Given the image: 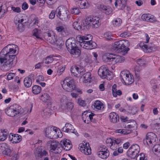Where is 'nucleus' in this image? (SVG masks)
I'll list each match as a JSON object with an SVG mask.
<instances>
[{
	"instance_id": "f257e3e1",
	"label": "nucleus",
	"mask_w": 160,
	"mask_h": 160,
	"mask_svg": "<svg viewBox=\"0 0 160 160\" xmlns=\"http://www.w3.org/2000/svg\"><path fill=\"white\" fill-rule=\"evenodd\" d=\"M17 46L14 44H8L0 52V62H4V69L8 71L14 65L13 61L16 55Z\"/></svg>"
},
{
	"instance_id": "f03ea898",
	"label": "nucleus",
	"mask_w": 160,
	"mask_h": 160,
	"mask_svg": "<svg viewBox=\"0 0 160 160\" xmlns=\"http://www.w3.org/2000/svg\"><path fill=\"white\" fill-rule=\"evenodd\" d=\"M129 45L127 40H121L115 42L112 45V49L115 52H127L129 50L128 48Z\"/></svg>"
},
{
	"instance_id": "7ed1b4c3",
	"label": "nucleus",
	"mask_w": 160,
	"mask_h": 160,
	"mask_svg": "<svg viewBox=\"0 0 160 160\" xmlns=\"http://www.w3.org/2000/svg\"><path fill=\"white\" fill-rule=\"evenodd\" d=\"M56 16L59 18L63 21H66L68 19L69 11L65 7L61 6L58 7L56 9Z\"/></svg>"
},
{
	"instance_id": "20e7f679",
	"label": "nucleus",
	"mask_w": 160,
	"mask_h": 160,
	"mask_svg": "<svg viewBox=\"0 0 160 160\" xmlns=\"http://www.w3.org/2000/svg\"><path fill=\"white\" fill-rule=\"evenodd\" d=\"M62 87L64 90L68 92H71L76 88L75 82L70 78H66L64 79Z\"/></svg>"
},
{
	"instance_id": "39448f33",
	"label": "nucleus",
	"mask_w": 160,
	"mask_h": 160,
	"mask_svg": "<svg viewBox=\"0 0 160 160\" xmlns=\"http://www.w3.org/2000/svg\"><path fill=\"white\" fill-rule=\"evenodd\" d=\"M120 77L122 82L126 85H131L134 82V77L131 73L122 71L120 73Z\"/></svg>"
},
{
	"instance_id": "423d86ee",
	"label": "nucleus",
	"mask_w": 160,
	"mask_h": 160,
	"mask_svg": "<svg viewBox=\"0 0 160 160\" xmlns=\"http://www.w3.org/2000/svg\"><path fill=\"white\" fill-rule=\"evenodd\" d=\"M100 19L97 17L90 16L87 17L85 22L88 27H91L92 28H97L100 26Z\"/></svg>"
},
{
	"instance_id": "0eeeda50",
	"label": "nucleus",
	"mask_w": 160,
	"mask_h": 160,
	"mask_svg": "<svg viewBox=\"0 0 160 160\" xmlns=\"http://www.w3.org/2000/svg\"><path fill=\"white\" fill-rule=\"evenodd\" d=\"M140 148L137 144L132 145L129 148L127 152V156L131 159H135L139 152Z\"/></svg>"
},
{
	"instance_id": "6e6552de",
	"label": "nucleus",
	"mask_w": 160,
	"mask_h": 160,
	"mask_svg": "<svg viewBox=\"0 0 160 160\" xmlns=\"http://www.w3.org/2000/svg\"><path fill=\"white\" fill-rule=\"evenodd\" d=\"M47 146L49 147L51 150L55 151L56 149L58 151H56V153H60L61 152V150L58 146L60 145L59 143L56 140L53 139L50 140L48 141L47 143Z\"/></svg>"
},
{
	"instance_id": "1a4fd4ad",
	"label": "nucleus",
	"mask_w": 160,
	"mask_h": 160,
	"mask_svg": "<svg viewBox=\"0 0 160 160\" xmlns=\"http://www.w3.org/2000/svg\"><path fill=\"white\" fill-rule=\"evenodd\" d=\"M80 45L81 47L87 49H92L96 48L97 45L92 41H80Z\"/></svg>"
},
{
	"instance_id": "9d476101",
	"label": "nucleus",
	"mask_w": 160,
	"mask_h": 160,
	"mask_svg": "<svg viewBox=\"0 0 160 160\" xmlns=\"http://www.w3.org/2000/svg\"><path fill=\"white\" fill-rule=\"evenodd\" d=\"M95 116V114L91 113L89 114V112L87 111H85L82 114V118L83 122L86 123L88 124L91 121L92 122H96V121L93 120V117Z\"/></svg>"
},
{
	"instance_id": "9b49d317",
	"label": "nucleus",
	"mask_w": 160,
	"mask_h": 160,
	"mask_svg": "<svg viewBox=\"0 0 160 160\" xmlns=\"http://www.w3.org/2000/svg\"><path fill=\"white\" fill-rule=\"evenodd\" d=\"M79 149L85 155H89L91 154V149L89 143L84 142L79 144Z\"/></svg>"
},
{
	"instance_id": "f8f14e48",
	"label": "nucleus",
	"mask_w": 160,
	"mask_h": 160,
	"mask_svg": "<svg viewBox=\"0 0 160 160\" xmlns=\"http://www.w3.org/2000/svg\"><path fill=\"white\" fill-rule=\"evenodd\" d=\"M156 135L154 133L152 132H148L146 135V138L143 140V142L144 144H151L152 142L156 141Z\"/></svg>"
},
{
	"instance_id": "ddd939ff",
	"label": "nucleus",
	"mask_w": 160,
	"mask_h": 160,
	"mask_svg": "<svg viewBox=\"0 0 160 160\" xmlns=\"http://www.w3.org/2000/svg\"><path fill=\"white\" fill-rule=\"evenodd\" d=\"M0 152L3 154L8 156L11 154V150L8 145L5 143L0 144Z\"/></svg>"
},
{
	"instance_id": "4468645a",
	"label": "nucleus",
	"mask_w": 160,
	"mask_h": 160,
	"mask_svg": "<svg viewBox=\"0 0 160 160\" xmlns=\"http://www.w3.org/2000/svg\"><path fill=\"white\" fill-rule=\"evenodd\" d=\"M98 74L102 79L105 78L108 75L110 74L109 70L105 66H102L99 68Z\"/></svg>"
},
{
	"instance_id": "2eb2a0df",
	"label": "nucleus",
	"mask_w": 160,
	"mask_h": 160,
	"mask_svg": "<svg viewBox=\"0 0 160 160\" xmlns=\"http://www.w3.org/2000/svg\"><path fill=\"white\" fill-rule=\"evenodd\" d=\"M66 48L69 52L73 48L77 46L76 41L72 38H69L66 42Z\"/></svg>"
},
{
	"instance_id": "dca6fc26",
	"label": "nucleus",
	"mask_w": 160,
	"mask_h": 160,
	"mask_svg": "<svg viewBox=\"0 0 160 160\" xmlns=\"http://www.w3.org/2000/svg\"><path fill=\"white\" fill-rule=\"evenodd\" d=\"M34 153L37 158H41L48 154L47 152L45 150H42L41 147L36 148L34 151Z\"/></svg>"
},
{
	"instance_id": "f3484780",
	"label": "nucleus",
	"mask_w": 160,
	"mask_h": 160,
	"mask_svg": "<svg viewBox=\"0 0 160 160\" xmlns=\"http://www.w3.org/2000/svg\"><path fill=\"white\" fill-rule=\"evenodd\" d=\"M62 131L64 132H71L74 133L76 135L78 134L77 131L73 128L72 125L69 123H66L65 127L62 129Z\"/></svg>"
},
{
	"instance_id": "a211bd4d",
	"label": "nucleus",
	"mask_w": 160,
	"mask_h": 160,
	"mask_svg": "<svg viewBox=\"0 0 160 160\" xmlns=\"http://www.w3.org/2000/svg\"><path fill=\"white\" fill-rule=\"evenodd\" d=\"M71 72L76 77H79L83 73L82 69H80L78 66H72L71 68Z\"/></svg>"
},
{
	"instance_id": "6ab92c4d",
	"label": "nucleus",
	"mask_w": 160,
	"mask_h": 160,
	"mask_svg": "<svg viewBox=\"0 0 160 160\" xmlns=\"http://www.w3.org/2000/svg\"><path fill=\"white\" fill-rule=\"evenodd\" d=\"M140 46L143 50L144 52H154L156 50L157 47L154 45L152 46H148L146 44H143L142 45L141 44L140 45Z\"/></svg>"
},
{
	"instance_id": "aec40b11",
	"label": "nucleus",
	"mask_w": 160,
	"mask_h": 160,
	"mask_svg": "<svg viewBox=\"0 0 160 160\" xmlns=\"http://www.w3.org/2000/svg\"><path fill=\"white\" fill-rule=\"evenodd\" d=\"M60 144L64 149L66 151L70 150L72 147L70 141L67 139L61 141Z\"/></svg>"
},
{
	"instance_id": "412c9836",
	"label": "nucleus",
	"mask_w": 160,
	"mask_h": 160,
	"mask_svg": "<svg viewBox=\"0 0 160 160\" xmlns=\"http://www.w3.org/2000/svg\"><path fill=\"white\" fill-rule=\"evenodd\" d=\"M82 76L81 77V78L82 79V81L85 82H90L91 80V74L90 72H87L84 74H82Z\"/></svg>"
},
{
	"instance_id": "4be33fe9",
	"label": "nucleus",
	"mask_w": 160,
	"mask_h": 160,
	"mask_svg": "<svg viewBox=\"0 0 160 160\" xmlns=\"http://www.w3.org/2000/svg\"><path fill=\"white\" fill-rule=\"evenodd\" d=\"M141 18L143 21L150 22H153L156 21L155 18L152 17V16L149 14H143L141 16Z\"/></svg>"
},
{
	"instance_id": "5701e85b",
	"label": "nucleus",
	"mask_w": 160,
	"mask_h": 160,
	"mask_svg": "<svg viewBox=\"0 0 160 160\" xmlns=\"http://www.w3.org/2000/svg\"><path fill=\"white\" fill-rule=\"evenodd\" d=\"M120 7L119 9L123 10L126 5V0H115V5L116 7L118 6Z\"/></svg>"
},
{
	"instance_id": "b1692460",
	"label": "nucleus",
	"mask_w": 160,
	"mask_h": 160,
	"mask_svg": "<svg viewBox=\"0 0 160 160\" xmlns=\"http://www.w3.org/2000/svg\"><path fill=\"white\" fill-rule=\"evenodd\" d=\"M92 107L94 108L102 111L103 110L104 108V106L103 103L98 100L95 102Z\"/></svg>"
},
{
	"instance_id": "393cba45",
	"label": "nucleus",
	"mask_w": 160,
	"mask_h": 160,
	"mask_svg": "<svg viewBox=\"0 0 160 160\" xmlns=\"http://www.w3.org/2000/svg\"><path fill=\"white\" fill-rule=\"evenodd\" d=\"M110 121L113 123H116L119 120V116L114 112H111L109 115Z\"/></svg>"
},
{
	"instance_id": "a878e982",
	"label": "nucleus",
	"mask_w": 160,
	"mask_h": 160,
	"mask_svg": "<svg viewBox=\"0 0 160 160\" xmlns=\"http://www.w3.org/2000/svg\"><path fill=\"white\" fill-rule=\"evenodd\" d=\"M113 55L111 53H107L104 54L102 57L103 61L105 62L113 61Z\"/></svg>"
},
{
	"instance_id": "bb28decb",
	"label": "nucleus",
	"mask_w": 160,
	"mask_h": 160,
	"mask_svg": "<svg viewBox=\"0 0 160 160\" xmlns=\"http://www.w3.org/2000/svg\"><path fill=\"white\" fill-rule=\"evenodd\" d=\"M53 111L49 108H46L41 112V115L44 118L49 117L52 113Z\"/></svg>"
},
{
	"instance_id": "cd10ccee",
	"label": "nucleus",
	"mask_w": 160,
	"mask_h": 160,
	"mask_svg": "<svg viewBox=\"0 0 160 160\" xmlns=\"http://www.w3.org/2000/svg\"><path fill=\"white\" fill-rule=\"evenodd\" d=\"M69 52L73 56V57L76 58L78 57L81 53V51L78 48L77 46L73 48Z\"/></svg>"
},
{
	"instance_id": "c85d7f7f",
	"label": "nucleus",
	"mask_w": 160,
	"mask_h": 160,
	"mask_svg": "<svg viewBox=\"0 0 160 160\" xmlns=\"http://www.w3.org/2000/svg\"><path fill=\"white\" fill-rule=\"evenodd\" d=\"M8 133L5 129L0 130V141H4L7 138Z\"/></svg>"
},
{
	"instance_id": "c756f323",
	"label": "nucleus",
	"mask_w": 160,
	"mask_h": 160,
	"mask_svg": "<svg viewBox=\"0 0 160 160\" xmlns=\"http://www.w3.org/2000/svg\"><path fill=\"white\" fill-rule=\"evenodd\" d=\"M92 37L90 34H88L86 36H78V42L86 41V40H88V41H92Z\"/></svg>"
},
{
	"instance_id": "7c9ffc66",
	"label": "nucleus",
	"mask_w": 160,
	"mask_h": 160,
	"mask_svg": "<svg viewBox=\"0 0 160 160\" xmlns=\"http://www.w3.org/2000/svg\"><path fill=\"white\" fill-rule=\"evenodd\" d=\"M12 141L13 143H18L22 140V136L18 134H15L14 136L12 134Z\"/></svg>"
},
{
	"instance_id": "2f4dec72",
	"label": "nucleus",
	"mask_w": 160,
	"mask_h": 160,
	"mask_svg": "<svg viewBox=\"0 0 160 160\" xmlns=\"http://www.w3.org/2000/svg\"><path fill=\"white\" fill-rule=\"evenodd\" d=\"M11 106L16 115L20 113L22 110V109L20 106L16 104Z\"/></svg>"
},
{
	"instance_id": "473e14b6",
	"label": "nucleus",
	"mask_w": 160,
	"mask_h": 160,
	"mask_svg": "<svg viewBox=\"0 0 160 160\" xmlns=\"http://www.w3.org/2000/svg\"><path fill=\"white\" fill-rule=\"evenodd\" d=\"M117 85L114 84L112 87V92L114 97H116L118 95L120 96L122 94V92L120 90H117Z\"/></svg>"
},
{
	"instance_id": "72a5a7b5",
	"label": "nucleus",
	"mask_w": 160,
	"mask_h": 160,
	"mask_svg": "<svg viewBox=\"0 0 160 160\" xmlns=\"http://www.w3.org/2000/svg\"><path fill=\"white\" fill-rule=\"evenodd\" d=\"M5 112L8 116L10 117H13L16 115L11 106L5 109Z\"/></svg>"
},
{
	"instance_id": "f704fd0d",
	"label": "nucleus",
	"mask_w": 160,
	"mask_h": 160,
	"mask_svg": "<svg viewBox=\"0 0 160 160\" xmlns=\"http://www.w3.org/2000/svg\"><path fill=\"white\" fill-rule=\"evenodd\" d=\"M100 8L106 14L109 15L112 12V8L108 7H107L103 5H101L100 6Z\"/></svg>"
},
{
	"instance_id": "c9c22d12",
	"label": "nucleus",
	"mask_w": 160,
	"mask_h": 160,
	"mask_svg": "<svg viewBox=\"0 0 160 160\" xmlns=\"http://www.w3.org/2000/svg\"><path fill=\"white\" fill-rule=\"evenodd\" d=\"M125 60V58L122 56L119 55L115 56L113 55V61H114L116 63H120L123 61Z\"/></svg>"
},
{
	"instance_id": "e433bc0d",
	"label": "nucleus",
	"mask_w": 160,
	"mask_h": 160,
	"mask_svg": "<svg viewBox=\"0 0 160 160\" xmlns=\"http://www.w3.org/2000/svg\"><path fill=\"white\" fill-rule=\"evenodd\" d=\"M132 132V130L128 129H118L116 130L115 131V132L116 133H120L124 135H127L131 133Z\"/></svg>"
},
{
	"instance_id": "4c0bfd02",
	"label": "nucleus",
	"mask_w": 160,
	"mask_h": 160,
	"mask_svg": "<svg viewBox=\"0 0 160 160\" xmlns=\"http://www.w3.org/2000/svg\"><path fill=\"white\" fill-rule=\"evenodd\" d=\"M23 83L25 87L29 88L32 85V80L29 77H26L24 79Z\"/></svg>"
},
{
	"instance_id": "58836bf2",
	"label": "nucleus",
	"mask_w": 160,
	"mask_h": 160,
	"mask_svg": "<svg viewBox=\"0 0 160 160\" xmlns=\"http://www.w3.org/2000/svg\"><path fill=\"white\" fill-rule=\"evenodd\" d=\"M98 155L99 157L103 159H106L108 157L109 152V151L98 152Z\"/></svg>"
},
{
	"instance_id": "ea45409f",
	"label": "nucleus",
	"mask_w": 160,
	"mask_h": 160,
	"mask_svg": "<svg viewBox=\"0 0 160 160\" xmlns=\"http://www.w3.org/2000/svg\"><path fill=\"white\" fill-rule=\"evenodd\" d=\"M41 91V87L38 85H35L32 87V92L35 94H38Z\"/></svg>"
},
{
	"instance_id": "a19ab883",
	"label": "nucleus",
	"mask_w": 160,
	"mask_h": 160,
	"mask_svg": "<svg viewBox=\"0 0 160 160\" xmlns=\"http://www.w3.org/2000/svg\"><path fill=\"white\" fill-rule=\"evenodd\" d=\"M55 127H52V129L51 131V133H49L50 138H57V131L58 129L55 128Z\"/></svg>"
},
{
	"instance_id": "79ce46f5",
	"label": "nucleus",
	"mask_w": 160,
	"mask_h": 160,
	"mask_svg": "<svg viewBox=\"0 0 160 160\" xmlns=\"http://www.w3.org/2000/svg\"><path fill=\"white\" fill-rule=\"evenodd\" d=\"M41 99L44 102H48L50 101V97L48 93H44L41 96Z\"/></svg>"
},
{
	"instance_id": "37998d69",
	"label": "nucleus",
	"mask_w": 160,
	"mask_h": 160,
	"mask_svg": "<svg viewBox=\"0 0 160 160\" xmlns=\"http://www.w3.org/2000/svg\"><path fill=\"white\" fill-rule=\"evenodd\" d=\"M122 22L121 19L117 18L112 21V23L115 27H118L120 26Z\"/></svg>"
},
{
	"instance_id": "c03bdc74",
	"label": "nucleus",
	"mask_w": 160,
	"mask_h": 160,
	"mask_svg": "<svg viewBox=\"0 0 160 160\" xmlns=\"http://www.w3.org/2000/svg\"><path fill=\"white\" fill-rule=\"evenodd\" d=\"M54 59L53 57L48 56L45 59L43 60L42 62V63H44L46 64H48L52 62Z\"/></svg>"
},
{
	"instance_id": "a18cd8bd",
	"label": "nucleus",
	"mask_w": 160,
	"mask_h": 160,
	"mask_svg": "<svg viewBox=\"0 0 160 160\" xmlns=\"http://www.w3.org/2000/svg\"><path fill=\"white\" fill-rule=\"evenodd\" d=\"M78 6L82 9L85 8L86 6V0H82L81 1L79 2H78Z\"/></svg>"
},
{
	"instance_id": "49530a36",
	"label": "nucleus",
	"mask_w": 160,
	"mask_h": 160,
	"mask_svg": "<svg viewBox=\"0 0 160 160\" xmlns=\"http://www.w3.org/2000/svg\"><path fill=\"white\" fill-rule=\"evenodd\" d=\"M72 26L74 28L78 30H80L81 28V24L78 23V22H74L72 24Z\"/></svg>"
},
{
	"instance_id": "de8ad7c7",
	"label": "nucleus",
	"mask_w": 160,
	"mask_h": 160,
	"mask_svg": "<svg viewBox=\"0 0 160 160\" xmlns=\"http://www.w3.org/2000/svg\"><path fill=\"white\" fill-rule=\"evenodd\" d=\"M104 36L105 38L108 40H111L113 39V38H112L113 36L110 32H106L104 34Z\"/></svg>"
},
{
	"instance_id": "09e8293b",
	"label": "nucleus",
	"mask_w": 160,
	"mask_h": 160,
	"mask_svg": "<svg viewBox=\"0 0 160 160\" xmlns=\"http://www.w3.org/2000/svg\"><path fill=\"white\" fill-rule=\"evenodd\" d=\"M153 150L156 154L160 152V145L157 144L154 145L153 148Z\"/></svg>"
},
{
	"instance_id": "8fccbe9b",
	"label": "nucleus",
	"mask_w": 160,
	"mask_h": 160,
	"mask_svg": "<svg viewBox=\"0 0 160 160\" xmlns=\"http://www.w3.org/2000/svg\"><path fill=\"white\" fill-rule=\"evenodd\" d=\"M52 127H47V128L45 130V133L46 137L49 138L50 135L49 133L51 132L52 130Z\"/></svg>"
},
{
	"instance_id": "3c124183",
	"label": "nucleus",
	"mask_w": 160,
	"mask_h": 160,
	"mask_svg": "<svg viewBox=\"0 0 160 160\" xmlns=\"http://www.w3.org/2000/svg\"><path fill=\"white\" fill-rule=\"evenodd\" d=\"M18 25L17 29L20 32H23L24 29V26L22 23H19L17 24Z\"/></svg>"
},
{
	"instance_id": "603ef678",
	"label": "nucleus",
	"mask_w": 160,
	"mask_h": 160,
	"mask_svg": "<svg viewBox=\"0 0 160 160\" xmlns=\"http://www.w3.org/2000/svg\"><path fill=\"white\" fill-rule=\"evenodd\" d=\"M66 107L68 110H71L73 107V104L71 102H68L66 104Z\"/></svg>"
},
{
	"instance_id": "864d4df0",
	"label": "nucleus",
	"mask_w": 160,
	"mask_h": 160,
	"mask_svg": "<svg viewBox=\"0 0 160 160\" xmlns=\"http://www.w3.org/2000/svg\"><path fill=\"white\" fill-rule=\"evenodd\" d=\"M62 37H66L68 35L69 32L68 31L66 28H65L64 29L59 33Z\"/></svg>"
},
{
	"instance_id": "5fc2aeb1",
	"label": "nucleus",
	"mask_w": 160,
	"mask_h": 160,
	"mask_svg": "<svg viewBox=\"0 0 160 160\" xmlns=\"http://www.w3.org/2000/svg\"><path fill=\"white\" fill-rule=\"evenodd\" d=\"M136 157V160H146L145 155L143 153L138 155Z\"/></svg>"
},
{
	"instance_id": "6e6d98bb",
	"label": "nucleus",
	"mask_w": 160,
	"mask_h": 160,
	"mask_svg": "<svg viewBox=\"0 0 160 160\" xmlns=\"http://www.w3.org/2000/svg\"><path fill=\"white\" fill-rule=\"evenodd\" d=\"M132 122L133 123V124H128L127 126H125L124 127V128H133L137 127V123L136 121L133 120H132Z\"/></svg>"
},
{
	"instance_id": "4d7b16f0",
	"label": "nucleus",
	"mask_w": 160,
	"mask_h": 160,
	"mask_svg": "<svg viewBox=\"0 0 160 160\" xmlns=\"http://www.w3.org/2000/svg\"><path fill=\"white\" fill-rule=\"evenodd\" d=\"M137 63L140 66H144L145 64V61L142 59H139L137 61Z\"/></svg>"
},
{
	"instance_id": "13d9d810",
	"label": "nucleus",
	"mask_w": 160,
	"mask_h": 160,
	"mask_svg": "<svg viewBox=\"0 0 160 160\" xmlns=\"http://www.w3.org/2000/svg\"><path fill=\"white\" fill-rule=\"evenodd\" d=\"M2 6L1 4L0 5V18L3 17L4 14L7 12L5 10L2 9Z\"/></svg>"
},
{
	"instance_id": "bf43d9fd",
	"label": "nucleus",
	"mask_w": 160,
	"mask_h": 160,
	"mask_svg": "<svg viewBox=\"0 0 160 160\" xmlns=\"http://www.w3.org/2000/svg\"><path fill=\"white\" fill-rule=\"evenodd\" d=\"M106 143L107 146L111 147L112 143H113V138H108L106 140Z\"/></svg>"
},
{
	"instance_id": "052dcab7",
	"label": "nucleus",
	"mask_w": 160,
	"mask_h": 160,
	"mask_svg": "<svg viewBox=\"0 0 160 160\" xmlns=\"http://www.w3.org/2000/svg\"><path fill=\"white\" fill-rule=\"evenodd\" d=\"M119 145L113 142V143H112V145H111L110 148L113 150H114L117 149L119 147Z\"/></svg>"
},
{
	"instance_id": "680f3d73",
	"label": "nucleus",
	"mask_w": 160,
	"mask_h": 160,
	"mask_svg": "<svg viewBox=\"0 0 160 160\" xmlns=\"http://www.w3.org/2000/svg\"><path fill=\"white\" fill-rule=\"evenodd\" d=\"M113 142L120 145L121 143H122V139L120 138H113Z\"/></svg>"
},
{
	"instance_id": "e2e57ef3",
	"label": "nucleus",
	"mask_w": 160,
	"mask_h": 160,
	"mask_svg": "<svg viewBox=\"0 0 160 160\" xmlns=\"http://www.w3.org/2000/svg\"><path fill=\"white\" fill-rule=\"evenodd\" d=\"M98 150L99 151L98 152L109 151L107 148L105 146H102L99 147Z\"/></svg>"
},
{
	"instance_id": "0e129e2a",
	"label": "nucleus",
	"mask_w": 160,
	"mask_h": 160,
	"mask_svg": "<svg viewBox=\"0 0 160 160\" xmlns=\"http://www.w3.org/2000/svg\"><path fill=\"white\" fill-rule=\"evenodd\" d=\"M12 10L14 12L16 13H19L21 12V9L18 7H11Z\"/></svg>"
},
{
	"instance_id": "69168bd1",
	"label": "nucleus",
	"mask_w": 160,
	"mask_h": 160,
	"mask_svg": "<svg viewBox=\"0 0 160 160\" xmlns=\"http://www.w3.org/2000/svg\"><path fill=\"white\" fill-rule=\"evenodd\" d=\"M55 12L56 11L52 10L49 15V18L51 19H53L55 17Z\"/></svg>"
},
{
	"instance_id": "338daca9",
	"label": "nucleus",
	"mask_w": 160,
	"mask_h": 160,
	"mask_svg": "<svg viewBox=\"0 0 160 160\" xmlns=\"http://www.w3.org/2000/svg\"><path fill=\"white\" fill-rule=\"evenodd\" d=\"M130 33L128 32H124L120 34V36L123 38H126L130 35Z\"/></svg>"
},
{
	"instance_id": "774afa93",
	"label": "nucleus",
	"mask_w": 160,
	"mask_h": 160,
	"mask_svg": "<svg viewBox=\"0 0 160 160\" xmlns=\"http://www.w3.org/2000/svg\"><path fill=\"white\" fill-rule=\"evenodd\" d=\"M43 77L41 75H39L38 76L36 80V82L38 83H40L41 81H43Z\"/></svg>"
}]
</instances>
